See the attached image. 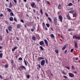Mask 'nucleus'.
Instances as JSON below:
<instances>
[{"mask_svg":"<svg viewBox=\"0 0 80 80\" xmlns=\"http://www.w3.org/2000/svg\"><path fill=\"white\" fill-rule=\"evenodd\" d=\"M45 15L47 16L48 17V14H47V12L45 13Z\"/></svg>","mask_w":80,"mask_h":80,"instance_id":"nucleus-37","label":"nucleus"},{"mask_svg":"<svg viewBox=\"0 0 80 80\" xmlns=\"http://www.w3.org/2000/svg\"><path fill=\"white\" fill-rule=\"evenodd\" d=\"M37 2H40V0H37Z\"/></svg>","mask_w":80,"mask_h":80,"instance_id":"nucleus-60","label":"nucleus"},{"mask_svg":"<svg viewBox=\"0 0 80 80\" xmlns=\"http://www.w3.org/2000/svg\"><path fill=\"white\" fill-rule=\"evenodd\" d=\"M50 37H51V38H54V35L53 34H52L50 35Z\"/></svg>","mask_w":80,"mask_h":80,"instance_id":"nucleus-23","label":"nucleus"},{"mask_svg":"<svg viewBox=\"0 0 80 80\" xmlns=\"http://www.w3.org/2000/svg\"><path fill=\"white\" fill-rule=\"evenodd\" d=\"M67 50H66L65 52V53H67Z\"/></svg>","mask_w":80,"mask_h":80,"instance_id":"nucleus-55","label":"nucleus"},{"mask_svg":"<svg viewBox=\"0 0 80 80\" xmlns=\"http://www.w3.org/2000/svg\"><path fill=\"white\" fill-rule=\"evenodd\" d=\"M67 18L68 20H70V16L69 15H67Z\"/></svg>","mask_w":80,"mask_h":80,"instance_id":"nucleus-29","label":"nucleus"},{"mask_svg":"<svg viewBox=\"0 0 80 80\" xmlns=\"http://www.w3.org/2000/svg\"><path fill=\"white\" fill-rule=\"evenodd\" d=\"M50 74H51V75H52V76H53V74H52V73H50Z\"/></svg>","mask_w":80,"mask_h":80,"instance_id":"nucleus-64","label":"nucleus"},{"mask_svg":"<svg viewBox=\"0 0 80 80\" xmlns=\"http://www.w3.org/2000/svg\"><path fill=\"white\" fill-rule=\"evenodd\" d=\"M21 22L22 23H24V21L23 20H21Z\"/></svg>","mask_w":80,"mask_h":80,"instance_id":"nucleus-41","label":"nucleus"},{"mask_svg":"<svg viewBox=\"0 0 80 80\" xmlns=\"http://www.w3.org/2000/svg\"><path fill=\"white\" fill-rule=\"evenodd\" d=\"M20 28V25L17 24V28Z\"/></svg>","mask_w":80,"mask_h":80,"instance_id":"nucleus-16","label":"nucleus"},{"mask_svg":"<svg viewBox=\"0 0 80 80\" xmlns=\"http://www.w3.org/2000/svg\"><path fill=\"white\" fill-rule=\"evenodd\" d=\"M16 39L17 40H19V39H18V37L16 38Z\"/></svg>","mask_w":80,"mask_h":80,"instance_id":"nucleus-56","label":"nucleus"},{"mask_svg":"<svg viewBox=\"0 0 80 80\" xmlns=\"http://www.w3.org/2000/svg\"><path fill=\"white\" fill-rule=\"evenodd\" d=\"M59 18L61 22H62V19H63V18L62 17V16L59 15Z\"/></svg>","mask_w":80,"mask_h":80,"instance_id":"nucleus-2","label":"nucleus"},{"mask_svg":"<svg viewBox=\"0 0 80 80\" xmlns=\"http://www.w3.org/2000/svg\"><path fill=\"white\" fill-rule=\"evenodd\" d=\"M48 19L49 20V21H50V22H52V19H51L49 17H48Z\"/></svg>","mask_w":80,"mask_h":80,"instance_id":"nucleus-18","label":"nucleus"},{"mask_svg":"<svg viewBox=\"0 0 80 80\" xmlns=\"http://www.w3.org/2000/svg\"><path fill=\"white\" fill-rule=\"evenodd\" d=\"M72 3H69L68 4V6H69V7L70 6H72Z\"/></svg>","mask_w":80,"mask_h":80,"instance_id":"nucleus-30","label":"nucleus"},{"mask_svg":"<svg viewBox=\"0 0 80 80\" xmlns=\"http://www.w3.org/2000/svg\"><path fill=\"white\" fill-rule=\"evenodd\" d=\"M66 48H67V46H66V45H64L62 49V50H64Z\"/></svg>","mask_w":80,"mask_h":80,"instance_id":"nucleus-12","label":"nucleus"},{"mask_svg":"<svg viewBox=\"0 0 80 80\" xmlns=\"http://www.w3.org/2000/svg\"><path fill=\"white\" fill-rule=\"evenodd\" d=\"M3 56V53H0V58H2V56Z\"/></svg>","mask_w":80,"mask_h":80,"instance_id":"nucleus-20","label":"nucleus"},{"mask_svg":"<svg viewBox=\"0 0 80 80\" xmlns=\"http://www.w3.org/2000/svg\"><path fill=\"white\" fill-rule=\"evenodd\" d=\"M38 67H39V68H41V66H40V64H38Z\"/></svg>","mask_w":80,"mask_h":80,"instance_id":"nucleus-45","label":"nucleus"},{"mask_svg":"<svg viewBox=\"0 0 80 80\" xmlns=\"http://www.w3.org/2000/svg\"><path fill=\"white\" fill-rule=\"evenodd\" d=\"M45 60H42L41 62V65L42 66H43L45 65Z\"/></svg>","mask_w":80,"mask_h":80,"instance_id":"nucleus-3","label":"nucleus"},{"mask_svg":"<svg viewBox=\"0 0 80 80\" xmlns=\"http://www.w3.org/2000/svg\"><path fill=\"white\" fill-rule=\"evenodd\" d=\"M40 11L42 15H43V11L42 10V9H40Z\"/></svg>","mask_w":80,"mask_h":80,"instance_id":"nucleus-13","label":"nucleus"},{"mask_svg":"<svg viewBox=\"0 0 80 80\" xmlns=\"http://www.w3.org/2000/svg\"><path fill=\"white\" fill-rule=\"evenodd\" d=\"M74 73H75L76 74V73H77V72L74 71Z\"/></svg>","mask_w":80,"mask_h":80,"instance_id":"nucleus-58","label":"nucleus"},{"mask_svg":"<svg viewBox=\"0 0 80 80\" xmlns=\"http://www.w3.org/2000/svg\"><path fill=\"white\" fill-rule=\"evenodd\" d=\"M44 59V58H43V57H41L40 58H38V60H43Z\"/></svg>","mask_w":80,"mask_h":80,"instance_id":"nucleus-11","label":"nucleus"},{"mask_svg":"<svg viewBox=\"0 0 80 80\" xmlns=\"http://www.w3.org/2000/svg\"><path fill=\"white\" fill-rule=\"evenodd\" d=\"M65 68H67V69H68V70H70V67H66Z\"/></svg>","mask_w":80,"mask_h":80,"instance_id":"nucleus-39","label":"nucleus"},{"mask_svg":"<svg viewBox=\"0 0 80 80\" xmlns=\"http://www.w3.org/2000/svg\"><path fill=\"white\" fill-rule=\"evenodd\" d=\"M6 32L7 33H8V29H6Z\"/></svg>","mask_w":80,"mask_h":80,"instance_id":"nucleus-51","label":"nucleus"},{"mask_svg":"<svg viewBox=\"0 0 80 80\" xmlns=\"http://www.w3.org/2000/svg\"><path fill=\"white\" fill-rule=\"evenodd\" d=\"M15 49H14V48H13V49H12V51H13V52H14V51H15Z\"/></svg>","mask_w":80,"mask_h":80,"instance_id":"nucleus-54","label":"nucleus"},{"mask_svg":"<svg viewBox=\"0 0 80 80\" xmlns=\"http://www.w3.org/2000/svg\"><path fill=\"white\" fill-rule=\"evenodd\" d=\"M74 17H76V16H77V14H76V13H74Z\"/></svg>","mask_w":80,"mask_h":80,"instance_id":"nucleus-44","label":"nucleus"},{"mask_svg":"<svg viewBox=\"0 0 80 80\" xmlns=\"http://www.w3.org/2000/svg\"><path fill=\"white\" fill-rule=\"evenodd\" d=\"M51 30H52V31H53V28H51Z\"/></svg>","mask_w":80,"mask_h":80,"instance_id":"nucleus-52","label":"nucleus"},{"mask_svg":"<svg viewBox=\"0 0 80 80\" xmlns=\"http://www.w3.org/2000/svg\"><path fill=\"white\" fill-rule=\"evenodd\" d=\"M31 6H32V7H33L35 6V4H31Z\"/></svg>","mask_w":80,"mask_h":80,"instance_id":"nucleus-34","label":"nucleus"},{"mask_svg":"<svg viewBox=\"0 0 80 80\" xmlns=\"http://www.w3.org/2000/svg\"><path fill=\"white\" fill-rule=\"evenodd\" d=\"M69 12L71 13H73V11H70Z\"/></svg>","mask_w":80,"mask_h":80,"instance_id":"nucleus-40","label":"nucleus"},{"mask_svg":"<svg viewBox=\"0 0 80 80\" xmlns=\"http://www.w3.org/2000/svg\"><path fill=\"white\" fill-rule=\"evenodd\" d=\"M45 29L46 30H48V29H47V28H45Z\"/></svg>","mask_w":80,"mask_h":80,"instance_id":"nucleus-63","label":"nucleus"},{"mask_svg":"<svg viewBox=\"0 0 80 80\" xmlns=\"http://www.w3.org/2000/svg\"><path fill=\"white\" fill-rule=\"evenodd\" d=\"M58 8L59 9L61 8V5L60 4H59V5L58 6Z\"/></svg>","mask_w":80,"mask_h":80,"instance_id":"nucleus-28","label":"nucleus"},{"mask_svg":"<svg viewBox=\"0 0 80 80\" xmlns=\"http://www.w3.org/2000/svg\"><path fill=\"white\" fill-rule=\"evenodd\" d=\"M35 27H33L31 30V32H33L35 30Z\"/></svg>","mask_w":80,"mask_h":80,"instance_id":"nucleus-10","label":"nucleus"},{"mask_svg":"<svg viewBox=\"0 0 80 80\" xmlns=\"http://www.w3.org/2000/svg\"><path fill=\"white\" fill-rule=\"evenodd\" d=\"M3 14H1V15H0V17H3Z\"/></svg>","mask_w":80,"mask_h":80,"instance_id":"nucleus-48","label":"nucleus"},{"mask_svg":"<svg viewBox=\"0 0 80 80\" xmlns=\"http://www.w3.org/2000/svg\"><path fill=\"white\" fill-rule=\"evenodd\" d=\"M33 12H34V13H35V10L33 9Z\"/></svg>","mask_w":80,"mask_h":80,"instance_id":"nucleus-62","label":"nucleus"},{"mask_svg":"<svg viewBox=\"0 0 80 80\" xmlns=\"http://www.w3.org/2000/svg\"><path fill=\"white\" fill-rule=\"evenodd\" d=\"M54 22L55 25H57V17L54 18Z\"/></svg>","mask_w":80,"mask_h":80,"instance_id":"nucleus-1","label":"nucleus"},{"mask_svg":"<svg viewBox=\"0 0 80 80\" xmlns=\"http://www.w3.org/2000/svg\"><path fill=\"white\" fill-rule=\"evenodd\" d=\"M39 44L40 45H43L44 44V42L43 41H41L39 42Z\"/></svg>","mask_w":80,"mask_h":80,"instance_id":"nucleus-6","label":"nucleus"},{"mask_svg":"<svg viewBox=\"0 0 80 80\" xmlns=\"http://www.w3.org/2000/svg\"><path fill=\"white\" fill-rule=\"evenodd\" d=\"M2 47L0 46V49H2Z\"/></svg>","mask_w":80,"mask_h":80,"instance_id":"nucleus-59","label":"nucleus"},{"mask_svg":"<svg viewBox=\"0 0 80 80\" xmlns=\"http://www.w3.org/2000/svg\"><path fill=\"white\" fill-rule=\"evenodd\" d=\"M76 39H78V40H80V36L77 37Z\"/></svg>","mask_w":80,"mask_h":80,"instance_id":"nucleus-31","label":"nucleus"},{"mask_svg":"<svg viewBox=\"0 0 80 80\" xmlns=\"http://www.w3.org/2000/svg\"><path fill=\"white\" fill-rule=\"evenodd\" d=\"M24 63L25 64V65L26 66H27V62H26V61L25 60H24Z\"/></svg>","mask_w":80,"mask_h":80,"instance_id":"nucleus-27","label":"nucleus"},{"mask_svg":"<svg viewBox=\"0 0 80 80\" xmlns=\"http://www.w3.org/2000/svg\"><path fill=\"white\" fill-rule=\"evenodd\" d=\"M18 59L19 60H22V58H19Z\"/></svg>","mask_w":80,"mask_h":80,"instance_id":"nucleus-38","label":"nucleus"},{"mask_svg":"<svg viewBox=\"0 0 80 80\" xmlns=\"http://www.w3.org/2000/svg\"><path fill=\"white\" fill-rule=\"evenodd\" d=\"M0 78H3L2 77V76H1V75H0Z\"/></svg>","mask_w":80,"mask_h":80,"instance_id":"nucleus-57","label":"nucleus"},{"mask_svg":"<svg viewBox=\"0 0 80 80\" xmlns=\"http://www.w3.org/2000/svg\"><path fill=\"white\" fill-rule=\"evenodd\" d=\"M44 42L46 44V46H48V41H47V40L46 39H44Z\"/></svg>","mask_w":80,"mask_h":80,"instance_id":"nucleus-5","label":"nucleus"},{"mask_svg":"<svg viewBox=\"0 0 80 80\" xmlns=\"http://www.w3.org/2000/svg\"><path fill=\"white\" fill-rule=\"evenodd\" d=\"M69 75L70 77H74V74L72 73H69Z\"/></svg>","mask_w":80,"mask_h":80,"instance_id":"nucleus-4","label":"nucleus"},{"mask_svg":"<svg viewBox=\"0 0 80 80\" xmlns=\"http://www.w3.org/2000/svg\"><path fill=\"white\" fill-rule=\"evenodd\" d=\"M20 68H23V69H25L26 68L23 66H20Z\"/></svg>","mask_w":80,"mask_h":80,"instance_id":"nucleus-17","label":"nucleus"},{"mask_svg":"<svg viewBox=\"0 0 80 80\" xmlns=\"http://www.w3.org/2000/svg\"><path fill=\"white\" fill-rule=\"evenodd\" d=\"M73 49H71V52H73Z\"/></svg>","mask_w":80,"mask_h":80,"instance_id":"nucleus-46","label":"nucleus"},{"mask_svg":"<svg viewBox=\"0 0 80 80\" xmlns=\"http://www.w3.org/2000/svg\"><path fill=\"white\" fill-rule=\"evenodd\" d=\"M10 16H14V14L13 12H10Z\"/></svg>","mask_w":80,"mask_h":80,"instance_id":"nucleus-22","label":"nucleus"},{"mask_svg":"<svg viewBox=\"0 0 80 80\" xmlns=\"http://www.w3.org/2000/svg\"><path fill=\"white\" fill-rule=\"evenodd\" d=\"M78 58H76V60H78Z\"/></svg>","mask_w":80,"mask_h":80,"instance_id":"nucleus-53","label":"nucleus"},{"mask_svg":"<svg viewBox=\"0 0 80 80\" xmlns=\"http://www.w3.org/2000/svg\"><path fill=\"white\" fill-rule=\"evenodd\" d=\"M15 50V49H17V48L16 47H15L14 48H13Z\"/></svg>","mask_w":80,"mask_h":80,"instance_id":"nucleus-61","label":"nucleus"},{"mask_svg":"<svg viewBox=\"0 0 80 80\" xmlns=\"http://www.w3.org/2000/svg\"><path fill=\"white\" fill-rule=\"evenodd\" d=\"M45 60L46 63H48V61H47V60L46 58L45 59Z\"/></svg>","mask_w":80,"mask_h":80,"instance_id":"nucleus-47","label":"nucleus"},{"mask_svg":"<svg viewBox=\"0 0 80 80\" xmlns=\"http://www.w3.org/2000/svg\"><path fill=\"white\" fill-rule=\"evenodd\" d=\"M39 48H40L41 50H43V47H42V46H41L39 47Z\"/></svg>","mask_w":80,"mask_h":80,"instance_id":"nucleus-21","label":"nucleus"},{"mask_svg":"<svg viewBox=\"0 0 80 80\" xmlns=\"http://www.w3.org/2000/svg\"><path fill=\"white\" fill-rule=\"evenodd\" d=\"M46 25L48 28H49V27H50V24H49L47 23L46 24Z\"/></svg>","mask_w":80,"mask_h":80,"instance_id":"nucleus-24","label":"nucleus"},{"mask_svg":"<svg viewBox=\"0 0 80 80\" xmlns=\"http://www.w3.org/2000/svg\"><path fill=\"white\" fill-rule=\"evenodd\" d=\"M63 77H64V78H67V76H65L63 75Z\"/></svg>","mask_w":80,"mask_h":80,"instance_id":"nucleus-42","label":"nucleus"},{"mask_svg":"<svg viewBox=\"0 0 80 80\" xmlns=\"http://www.w3.org/2000/svg\"><path fill=\"white\" fill-rule=\"evenodd\" d=\"M75 47L76 48H77L78 47V45H77V43H75Z\"/></svg>","mask_w":80,"mask_h":80,"instance_id":"nucleus-25","label":"nucleus"},{"mask_svg":"<svg viewBox=\"0 0 80 80\" xmlns=\"http://www.w3.org/2000/svg\"><path fill=\"white\" fill-rule=\"evenodd\" d=\"M12 27L11 26H9L8 27V30L9 31H12Z\"/></svg>","mask_w":80,"mask_h":80,"instance_id":"nucleus-7","label":"nucleus"},{"mask_svg":"<svg viewBox=\"0 0 80 80\" xmlns=\"http://www.w3.org/2000/svg\"><path fill=\"white\" fill-rule=\"evenodd\" d=\"M14 21L16 22H17V19L16 18H14Z\"/></svg>","mask_w":80,"mask_h":80,"instance_id":"nucleus-32","label":"nucleus"},{"mask_svg":"<svg viewBox=\"0 0 80 80\" xmlns=\"http://www.w3.org/2000/svg\"><path fill=\"white\" fill-rule=\"evenodd\" d=\"M7 10H8V11L9 12H12V10L10 9L7 8Z\"/></svg>","mask_w":80,"mask_h":80,"instance_id":"nucleus-9","label":"nucleus"},{"mask_svg":"<svg viewBox=\"0 0 80 80\" xmlns=\"http://www.w3.org/2000/svg\"><path fill=\"white\" fill-rule=\"evenodd\" d=\"M72 68L73 69H75V68H74V67H73V66H72Z\"/></svg>","mask_w":80,"mask_h":80,"instance_id":"nucleus-49","label":"nucleus"},{"mask_svg":"<svg viewBox=\"0 0 80 80\" xmlns=\"http://www.w3.org/2000/svg\"><path fill=\"white\" fill-rule=\"evenodd\" d=\"M27 78L28 79L30 78V76L29 75H28L27 76Z\"/></svg>","mask_w":80,"mask_h":80,"instance_id":"nucleus-36","label":"nucleus"},{"mask_svg":"<svg viewBox=\"0 0 80 80\" xmlns=\"http://www.w3.org/2000/svg\"><path fill=\"white\" fill-rule=\"evenodd\" d=\"M5 68H8V65H6L5 66Z\"/></svg>","mask_w":80,"mask_h":80,"instance_id":"nucleus-35","label":"nucleus"},{"mask_svg":"<svg viewBox=\"0 0 80 80\" xmlns=\"http://www.w3.org/2000/svg\"><path fill=\"white\" fill-rule=\"evenodd\" d=\"M13 18L12 17H11L9 18V20L10 21H13Z\"/></svg>","mask_w":80,"mask_h":80,"instance_id":"nucleus-14","label":"nucleus"},{"mask_svg":"<svg viewBox=\"0 0 80 80\" xmlns=\"http://www.w3.org/2000/svg\"><path fill=\"white\" fill-rule=\"evenodd\" d=\"M9 7V8H12V3L11 2V1H10Z\"/></svg>","mask_w":80,"mask_h":80,"instance_id":"nucleus-8","label":"nucleus"},{"mask_svg":"<svg viewBox=\"0 0 80 80\" xmlns=\"http://www.w3.org/2000/svg\"><path fill=\"white\" fill-rule=\"evenodd\" d=\"M73 38L77 39V36H76V35H74L73 36Z\"/></svg>","mask_w":80,"mask_h":80,"instance_id":"nucleus-19","label":"nucleus"},{"mask_svg":"<svg viewBox=\"0 0 80 80\" xmlns=\"http://www.w3.org/2000/svg\"><path fill=\"white\" fill-rule=\"evenodd\" d=\"M72 30V29H70L68 30V32H70Z\"/></svg>","mask_w":80,"mask_h":80,"instance_id":"nucleus-50","label":"nucleus"},{"mask_svg":"<svg viewBox=\"0 0 80 80\" xmlns=\"http://www.w3.org/2000/svg\"><path fill=\"white\" fill-rule=\"evenodd\" d=\"M13 2L15 3H17V1L16 0H13Z\"/></svg>","mask_w":80,"mask_h":80,"instance_id":"nucleus-43","label":"nucleus"},{"mask_svg":"<svg viewBox=\"0 0 80 80\" xmlns=\"http://www.w3.org/2000/svg\"><path fill=\"white\" fill-rule=\"evenodd\" d=\"M55 52L57 54H58V50H55Z\"/></svg>","mask_w":80,"mask_h":80,"instance_id":"nucleus-26","label":"nucleus"},{"mask_svg":"<svg viewBox=\"0 0 80 80\" xmlns=\"http://www.w3.org/2000/svg\"><path fill=\"white\" fill-rule=\"evenodd\" d=\"M32 39L33 40H36V38H35V36H33L32 38Z\"/></svg>","mask_w":80,"mask_h":80,"instance_id":"nucleus-15","label":"nucleus"},{"mask_svg":"<svg viewBox=\"0 0 80 80\" xmlns=\"http://www.w3.org/2000/svg\"><path fill=\"white\" fill-rule=\"evenodd\" d=\"M2 36L1 35L0 36V40H2Z\"/></svg>","mask_w":80,"mask_h":80,"instance_id":"nucleus-33","label":"nucleus"}]
</instances>
